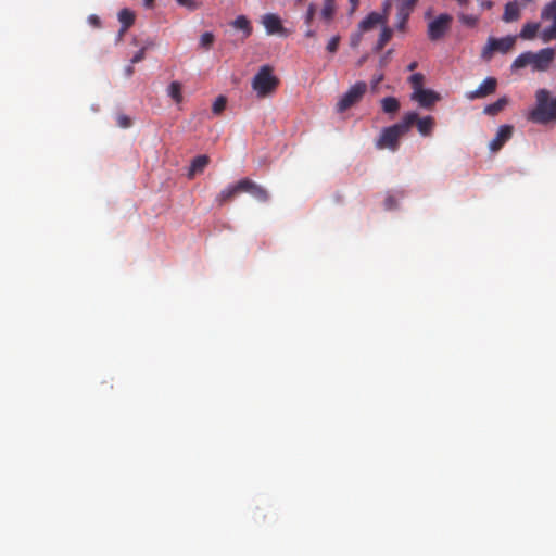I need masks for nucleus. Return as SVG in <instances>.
<instances>
[{
    "instance_id": "4be33fe9",
    "label": "nucleus",
    "mask_w": 556,
    "mask_h": 556,
    "mask_svg": "<svg viewBox=\"0 0 556 556\" xmlns=\"http://www.w3.org/2000/svg\"><path fill=\"white\" fill-rule=\"evenodd\" d=\"M392 35H393L392 29L388 26H383V28L381 29V33L379 35V38L377 40V43L375 46V51L376 52L381 51L384 48V46L391 40Z\"/></svg>"
},
{
    "instance_id": "a19ab883",
    "label": "nucleus",
    "mask_w": 556,
    "mask_h": 556,
    "mask_svg": "<svg viewBox=\"0 0 556 556\" xmlns=\"http://www.w3.org/2000/svg\"><path fill=\"white\" fill-rule=\"evenodd\" d=\"M127 30L128 29H124V27H121V29H119V31H118V34L116 36V39H115L116 43H118V42H121L123 40V37H124V35H125V33Z\"/></svg>"
},
{
    "instance_id": "9b49d317",
    "label": "nucleus",
    "mask_w": 556,
    "mask_h": 556,
    "mask_svg": "<svg viewBox=\"0 0 556 556\" xmlns=\"http://www.w3.org/2000/svg\"><path fill=\"white\" fill-rule=\"evenodd\" d=\"M262 24L266 29L267 35L280 34L286 36V29L281 23L280 17L274 13H267L262 16Z\"/></svg>"
},
{
    "instance_id": "423d86ee",
    "label": "nucleus",
    "mask_w": 556,
    "mask_h": 556,
    "mask_svg": "<svg viewBox=\"0 0 556 556\" xmlns=\"http://www.w3.org/2000/svg\"><path fill=\"white\" fill-rule=\"evenodd\" d=\"M367 91V84L365 81H357L354 84L337 103V111L342 113L358 103Z\"/></svg>"
},
{
    "instance_id": "c85d7f7f",
    "label": "nucleus",
    "mask_w": 556,
    "mask_h": 556,
    "mask_svg": "<svg viewBox=\"0 0 556 556\" xmlns=\"http://www.w3.org/2000/svg\"><path fill=\"white\" fill-rule=\"evenodd\" d=\"M458 20L460 23H463L464 25H466L468 27H475L479 22V16L459 13Z\"/></svg>"
},
{
    "instance_id": "09e8293b",
    "label": "nucleus",
    "mask_w": 556,
    "mask_h": 556,
    "mask_svg": "<svg viewBox=\"0 0 556 556\" xmlns=\"http://www.w3.org/2000/svg\"><path fill=\"white\" fill-rule=\"evenodd\" d=\"M154 3V0H143V4L147 8H151Z\"/></svg>"
},
{
    "instance_id": "6ab92c4d",
    "label": "nucleus",
    "mask_w": 556,
    "mask_h": 556,
    "mask_svg": "<svg viewBox=\"0 0 556 556\" xmlns=\"http://www.w3.org/2000/svg\"><path fill=\"white\" fill-rule=\"evenodd\" d=\"M540 29L539 23H526L521 28L519 37L523 40H532L535 38L538 31Z\"/></svg>"
},
{
    "instance_id": "de8ad7c7",
    "label": "nucleus",
    "mask_w": 556,
    "mask_h": 556,
    "mask_svg": "<svg viewBox=\"0 0 556 556\" xmlns=\"http://www.w3.org/2000/svg\"><path fill=\"white\" fill-rule=\"evenodd\" d=\"M90 20L96 26L100 25V20L98 16H91Z\"/></svg>"
},
{
    "instance_id": "a211bd4d",
    "label": "nucleus",
    "mask_w": 556,
    "mask_h": 556,
    "mask_svg": "<svg viewBox=\"0 0 556 556\" xmlns=\"http://www.w3.org/2000/svg\"><path fill=\"white\" fill-rule=\"evenodd\" d=\"M415 124L417 125L418 131L422 136H429L433 130L434 119L431 116H426L424 118H419L417 116V121L415 122Z\"/></svg>"
},
{
    "instance_id": "c756f323",
    "label": "nucleus",
    "mask_w": 556,
    "mask_h": 556,
    "mask_svg": "<svg viewBox=\"0 0 556 556\" xmlns=\"http://www.w3.org/2000/svg\"><path fill=\"white\" fill-rule=\"evenodd\" d=\"M541 39L543 42H549L552 40H556V24L553 23L549 27L545 28L541 33Z\"/></svg>"
},
{
    "instance_id": "f704fd0d",
    "label": "nucleus",
    "mask_w": 556,
    "mask_h": 556,
    "mask_svg": "<svg viewBox=\"0 0 556 556\" xmlns=\"http://www.w3.org/2000/svg\"><path fill=\"white\" fill-rule=\"evenodd\" d=\"M339 42H340V37L339 36H334L332 37L328 45H327V50L330 52V53H334L337 52L338 48H339Z\"/></svg>"
},
{
    "instance_id": "e433bc0d",
    "label": "nucleus",
    "mask_w": 556,
    "mask_h": 556,
    "mask_svg": "<svg viewBox=\"0 0 556 556\" xmlns=\"http://www.w3.org/2000/svg\"><path fill=\"white\" fill-rule=\"evenodd\" d=\"M147 47H142L139 51L135 53V55L130 59L131 64H136L141 62L146 56Z\"/></svg>"
},
{
    "instance_id": "49530a36",
    "label": "nucleus",
    "mask_w": 556,
    "mask_h": 556,
    "mask_svg": "<svg viewBox=\"0 0 556 556\" xmlns=\"http://www.w3.org/2000/svg\"><path fill=\"white\" fill-rule=\"evenodd\" d=\"M481 7L484 8V9H490L492 7V2L491 1H483L481 3Z\"/></svg>"
},
{
    "instance_id": "aec40b11",
    "label": "nucleus",
    "mask_w": 556,
    "mask_h": 556,
    "mask_svg": "<svg viewBox=\"0 0 556 556\" xmlns=\"http://www.w3.org/2000/svg\"><path fill=\"white\" fill-rule=\"evenodd\" d=\"M382 111L387 114H394L400 110V101L395 97H386L381 100Z\"/></svg>"
},
{
    "instance_id": "9d476101",
    "label": "nucleus",
    "mask_w": 556,
    "mask_h": 556,
    "mask_svg": "<svg viewBox=\"0 0 556 556\" xmlns=\"http://www.w3.org/2000/svg\"><path fill=\"white\" fill-rule=\"evenodd\" d=\"M240 187L243 188L242 192L250 193L260 202H266L269 199L267 190L249 178L241 179Z\"/></svg>"
},
{
    "instance_id": "4c0bfd02",
    "label": "nucleus",
    "mask_w": 556,
    "mask_h": 556,
    "mask_svg": "<svg viewBox=\"0 0 556 556\" xmlns=\"http://www.w3.org/2000/svg\"><path fill=\"white\" fill-rule=\"evenodd\" d=\"M384 79V75L382 73L376 74L371 79V90L375 92L379 84Z\"/></svg>"
},
{
    "instance_id": "603ef678",
    "label": "nucleus",
    "mask_w": 556,
    "mask_h": 556,
    "mask_svg": "<svg viewBox=\"0 0 556 556\" xmlns=\"http://www.w3.org/2000/svg\"><path fill=\"white\" fill-rule=\"evenodd\" d=\"M462 5H467L469 0H456Z\"/></svg>"
},
{
    "instance_id": "c9c22d12",
    "label": "nucleus",
    "mask_w": 556,
    "mask_h": 556,
    "mask_svg": "<svg viewBox=\"0 0 556 556\" xmlns=\"http://www.w3.org/2000/svg\"><path fill=\"white\" fill-rule=\"evenodd\" d=\"M116 122L117 125L122 128H128L131 126V119L124 114H119L116 118Z\"/></svg>"
},
{
    "instance_id": "4468645a",
    "label": "nucleus",
    "mask_w": 556,
    "mask_h": 556,
    "mask_svg": "<svg viewBox=\"0 0 556 556\" xmlns=\"http://www.w3.org/2000/svg\"><path fill=\"white\" fill-rule=\"evenodd\" d=\"M497 80L493 77L485 78L480 86L467 94L468 99L473 100L478 98H484L495 92Z\"/></svg>"
},
{
    "instance_id": "2eb2a0df",
    "label": "nucleus",
    "mask_w": 556,
    "mask_h": 556,
    "mask_svg": "<svg viewBox=\"0 0 556 556\" xmlns=\"http://www.w3.org/2000/svg\"><path fill=\"white\" fill-rule=\"evenodd\" d=\"M387 17L378 12L369 13L359 24L358 29L361 33L369 31L378 25H384Z\"/></svg>"
},
{
    "instance_id": "3c124183",
    "label": "nucleus",
    "mask_w": 556,
    "mask_h": 556,
    "mask_svg": "<svg viewBox=\"0 0 556 556\" xmlns=\"http://www.w3.org/2000/svg\"><path fill=\"white\" fill-rule=\"evenodd\" d=\"M323 4H336V0H324Z\"/></svg>"
},
{
    "instance_id": "dca6fc26",
    "label": "nucleus",
    "mask_w": 556,
    "mask_h": 556,
    "mask_svg": "<svg viewBox=\"0 0 556 556\" xmlns=\"http://www.w3.org/2000/svg\"><path fill=\"white\" fill-rule=\"evenodd\" d=\"M242 189L240 187V180L233 185H229L225 189H223L216 197L215 201L218 206H223L227 202L231 201L236 195L242 193Z\"/></svg>"
},
{
    "instance_id": "f257e3e1",
    "label": "nucleus",
    "mask_w": 556,
    "mask_h": 556,
    "mask_svg": "<svg viewBox=\"0 0 556 556\" xmlns=\"http://www.w3.org/2000/svg\"><path fill=\"white\" fill-rule=\"evenodd\" d=\"M416 121L417 113L408 112L403 116L401 122L386 127L377 140V148L389 149L391 151L397 150L400 138L409 131L410 127L415 124Z\"/></svg>"
},
{
    "instance_id": "0eeeda50",
    "label": "nucleus",
    "mask_w": 556,
    "mask_h": 556,
    "mask_svg": "<svg viewBox=\"0 0 556 556\" xmlns=\"http://www.w3.org/2000/svg\"><path fill=\"white\" fill-rule=\"evenodd\" d=\"M453 17L447 13H442L428 24L427 35L431 41L442 39L450 30Z\"/></svg>"
},
{
    "instance_id": "39448f33",
    "label": "nucleus",
    "mask_w": 556,
    "mask_h": 556,
    "mask_svg": "<svg viewBox=\"0 0 556 556\" xmlns=\"http://www.w3.org/2000/svg\"><path fill=\"white\" fill-rule=\"evenodd\" d=\"M515 42L516 37L514 36H506L500 39L490 37L488 39V43L481 51V58L484 61H490L493 58L494 52L507 53L513 49Z\"/></svg>"
},
{
    "instance_id": "7c9ffc66",
    "label": "nucleus",
    "mask_w": 556,
    "mask_h": 556,
    "mask_svg": "<svg viewBox=\"0 0 556 556\" xmlns=\"http://www.w3.org/2000/svg\"><path fill=\"white\" fill-rule=\"evenodd\" d=\"M226 104H227L226 97H224V96L217 97L212 106L213 113L216 115L220 114L225 110Z\"/></svg>"
},
{
    "instance_id": "5701e85b",
    "label": "nucleus",
    "mask_w": 556,
    "mask_h": 556,
    "mask_svg": "<svg viewBox=\"0 0 556 556\" xmlns=\"http://www.w3.org/2000/svg\"><path fill=\"white\" fill-rule=\"evenodd\" d=\"M231 25L237 29L243 30L245 38L252 34L251 23L244 15H239L236 17Z\"/></svg>"
},
{
    "instance_id": "c03bdc74",
    "label": "nucleus",
    "mask_w": 556,
    "mask_h": 556,
    "mask_svg": "<svg viewBox=\"0 0 556 556\" xmlns=\"http://www.w3.org/2000/svg\"><path fill=\"white\" fill-rule=\"evenodd\" d=\"M393 204H394V199L392 197H388L386 199V206H387V208H392Z\"/></svg>"
},
{
    "instance_id": "8fccbe9b",
    "label": "nucleus",
    "mask_w": 556,
    "mask_h": 556,
    "mask_svg": "<svg viewBox=\"0 0 556 556\" xmlns=\"http://www.w3.org/2000/svg\"><path fill=\"white\" fill-rule=\"evenodd\" d=\"M417 65H418V64H417V62H416V61H414V62H412V63L407 66V70H408V71H414V70L417 67Z\"/></svg>"
},
{
    "instance_id": "37998d69",
    "label": "nucleus",
    "mask_w": 556,
    "mask_h": 556,
    "mask_svg": "<svg viewBox=\"0 0 556 556\" xmlns=\"http://www.w3.org/2000/svg\"><path fill=\"white\" fill-rule=\"evenodd\" d=\"M305 37H307V38H315L316 37V31L314 29H312L311 27H308L307 30L305 31Z\"/></svg>"
},
{
    "instance_id": "412c9836",
    "label": "nucleus",
    "mask_w": 556,
    "mask_h": 556,
    "mask_svg": "<svg viewBox=\"0 0 556 556\" xmlns=\"http://www.w3.org/2000/svg\"><path fill=\"white\" fill-rule=\"evenodd\" d=\"M135 13L129 9H122L118 12V21L124 29H129L135 23Z\"/></svg>"
},
{
    "instance_id": "473e14b6",
    "label": "nucleus",
    "mask_w": 556,
    "mask_h": 556,
    "mask_svg": "<svg viewBox=\"0 0 556 556\" xmlns=\"http://www.w3.org/2000/svg\"><path fill=\"white\" fill-rule=\"evenodd\" d=\"M214 42V35L210 31L202 34L200 38V46L206 50H208Z\"/></svg>"
},
{
    "instance_id": "20e7f679",
    "label": "nucleus",
    "mask_w": 556,
    "mask_h": 556,
    "mask_svg": "<svg viewBox=\"0 0 556 556\" xmlns=\"http://www.w3.org/2000/svg\"><path fill=\"white\" fill-rule=\"evenodd\" d=\"M252 89L258 98H265L275 92L279 79L273 74V67L263 65L252 79Z\"/></svg>"
},
{
    "instance_id": "2f4dec72",
    "label": "nucleus",
    "mask_w": 556,
    "mask_h": 556,
    "mask_svg": "<svg viewBox=\"0 0 556 556\" xmlns=\"http://www.w3.org/2000/svg\"><path fill=\"white\" fill-rule=\"evenodd\" d=\"M316 10H317V7L315 3H309L308 4V8H307V11L304 15V23L307 27H311L312 26V23H313V20L315 17V14H316Z\"/></svg>"
},
{
    "instance_id": "b1692460",
    "label": "nucleus",
    "mask_w": 556,
    "mask_h": 556,
    "mask_svg": "<svg viewBox=\"0 0 556 556\" xmlns=\"http://www.w3.org/2000/svg\"><path fill=\"white\" fill-rule=\"evenodd\" d=\"M508 103V100L506 97H502L498 100H496L494 103H491L484 108V113L488 115H496L498 114Z\"/></svg>"
},
{
    "instance_id": "ddd939ff",
    "label": "nucleus",
    "mask_w": 556,
    "mask_h": 556,
    "mask_svg": "<svg viewBox=\"0 0 556 556\" xmlns=\"http://www.w3.org/2000/svg\"><path fill=\"white\" fill-rule=\"evenodd\" d=\"M513 126L503 125L498 128L496 136L491 140L489 148L492 152H497L502 149V147L513 136Z\"/></svg>"
},
{
    "instance_id": "bb28decb",
    "label": "nucleus",
    "mask_w": 556,
    "mask_h": 556,
    "mask_svg": "<svg viewBox=\"0 0 556 556\" xmlns=\"http://www.w3.org/2000/svg\"><path fill=\"white\" fill-rule=\"evenodd\" d=\"M168 96L176 102L180 103L182 101V93H181V84L178 81H173L168 86Z\"/></svg>"
},
{
    "instance_id": "6e6552de",
    "label": "nucleus",
    "mask_w": 556,
    "mask_h": 556,
    "mask_svg": "<svg viewBox=\"0 0 556 556\" xmlns=\"http://www.w3.org/2000/svg\"><path fill=\"white\" fill-rule=\"evenodd\" d=\"M418 0H403L399 7L396 12V28L401 31H404L406 28L407 21L414 11Z\"/></svg>"
},
{
    "instance_id": "f3484780",
    "label": "nucleus",
    "mask_w": 556,
    "mask_h": 556,
    "mask_svg": "<svg viewBox=\"0 0 556 556\" xmlns=\"http://www.w3.org/2000/svg\"><path fill=\"white\" fill-rule=\"evenodd\" d=\"M210 157L205 154L198 155L191 162V166L189 169L188 176L192 178L194 175L202 173L204 168L208 165Z\"/></svg>"
},
{
    "instance_id": "f03ea898",
    "label": "nucleus",
    "mask_w": 556,
    "mask_h": 556,
    "mask_svg": "<svg viewBox=\"0 0 556 556\" xmlns=\"http://www.w3.org/2000/svg\"><path fill=\"white\" fill-rule=\"evenodd\" d=\"M556 58V51L553 48H544L538 52L527 51L521 53L513 62V70H520L528 65L535 72H546Z\"/></svg>"
},
{
    "instance_id": "393cba45",
    "label": "nucleus",
    "mask_w": 556,
    "mask_h": 556,
    "mask_svg": "<svg viewBox=\"0 0 556 556\" xmlns=\"http://www.w3.org/2000/svg\"><path fill=\"white\" fill-rule=\"evenodd\" d=\"M541 18L556 24V0L551 1L543 8Z\"/></svg>"
},
{
    "instance_id": "79ce46f5",
    "label": "nucleus",
    "mask_w": 556,
    "mask_h": 556,
    "mask_svg": "<svg viewBox=\"0 0 556 556\" xmlns=\"http://www.w3.org/2000/svg\"><path fill=\"white\" fill-rule=\"evenodd\" d=\"M349 2L351 4V13L355 12L359 4V0H349Z\"/></svg>"
},
{
    "instance_id": "a18cd8bd",
    "label": "nucleus",
    "mask_w": 556,
    "mask_h": 556,
    "mask_svg": "<svg viewBox=\"0 0 556 556\" xmlns=\"http://www.w3.org/2000/svg\"><path fill=\"white\" fill-rule=\"evenodd\" d=\"M132 74H134V67H132V64H131V65H128L125 68V75H126V77H130V76H132Z\"/></svg>"
},
{
    "instance_id": "1a4fd4ad",
    "label": "nucleus",
    "mask_w": 556,
    "mask_h": 556,
    "mask_svg": "<svg viewBox=\"0 0 556 556\" xmlns=\"http://www.w3.org/2000/svg\"><path fill=\"white\" fill-rule=\"evenodd\" d=\"M530 0H514L505 4L502 20L505 23L516 22L520 18L521 9L525 8Z\"/></svg>"
},
{
    "instance_id": "f8f14e48",
    "label": "nucleus",
    "mask_w": 556,
    "mask_h": 556,
    "mask_svg": "<svg viewBox=\"0 0 556 556\" xmlns=\"http://www.w3.org/2000/svg\"><path fill=\"white\" fill-rule=\"evenodd\" d=\"M412 99L417 101L421 108L430 109L440 100V94L430 89H420L412 93Z\"/></svg>"
},
{
    "instance_id": "cd10ccee",
    "label": "nucleus",
    "mask_w": 556,
    "mask_h": 556,
    "mask_svg": "<svg viewBox=\"0 0 556 556\" xmlns=\"http://www.w3.org/2000/svg\"><path fill=\"white\" fill-rule=\"evenodd\" d=\"M408 80L413 88V92H417V90L424 89V80H425L424 74L415 73L409 77Z\"/></svg>"
},
{
    "instance_id": "58836bf2",
    "label": "nucleus",
    "mask_w": 556,
    "mask_h": 556,
    "mask_svg": "<svg viewBox=\"0 0 556 556\" xmlns=\"http://www.w3.org/2000/svg\"><path fill=\"white\" fill-rule=\"evenodd\" d=\"M362 38H363V33H361V30L358 29L357 33H355L351 36V47L356 48L361 43Z\"/></svg>"
},
{
    "instance_id": "a878e982",
    "label": "nucleus",
    "mask_w": 556,
    "mask_h": 556,
    "mask_svg": "<svg viewBox=\"0 0 556 556\" xmlns=\"http://www.w3.org/2000/svg\"><path fill=\"white\" fill-rule=\"evenodd\" d=\"M337 7L336 4H323L321 11H320V18L326 23L329 24L333 20L336 15Z\"/></svg>"
},
{
    "instance_id": "7ed1b4c3",
    "label": "nucleus",
    "mask_w": 556,
    "mask_h": 556,
    "mask_svg": "<svg viewBox=\"0 0 556 556\" xmlns=\"http://www.w3.org/2000/svg\"><path fill=\"white\" fill-rule=\"evenodd\" d=\"M535 100V108L529 113V119L543 125L556 121V98L551 99L547 89H539Z\"/></svg>"
},
{
    "instance_id": "72a5a7b5",
    "label": "nucleus",
    "mask_w": 556,
    "mask_h": 556,
    "mask_svg": "<svg viewBox=\"0 0 556 556\" xmlns=\"http://www.w3.org/2000/svg\"><path fill=\"white\" fill-rule=\"evenodd\" d=\"M180 5L188 8L189 10H198L202 3L199 0H176Z\"/></svg>"
},
{
    "instance_id": "864d4df0",
    "label": "nucleus",
    "mask_w": 556,
    "mask_h": 556,
    "mask_svg": "<svg viewBox=\"0 0 556 556\" xmlns=\"http://www.w3.org/2000/svg\"><path fill=\"white\" fill-rule=\"evenodd\" d=\"M298 2H302L303 0H296Z\"/></svg>"
},
{
    "instance_id": "ea45409f",
    "label": "nucleus",
    "mask_w": 556,
    "mask_h": 556,
    "mask_svg": "<svg viewBox=\"0 0 556 556\" xmlns=\"http://www.w3.org/2000/svg\"><path fill=\"white\" fill-rule=\"evenodd\" d=\"M391 54H392V50H388L387 53L383 56H381V59H380V65L381 66H386L387 65L388 59H389V56Z\"/></svg>"
}]
</instances>
